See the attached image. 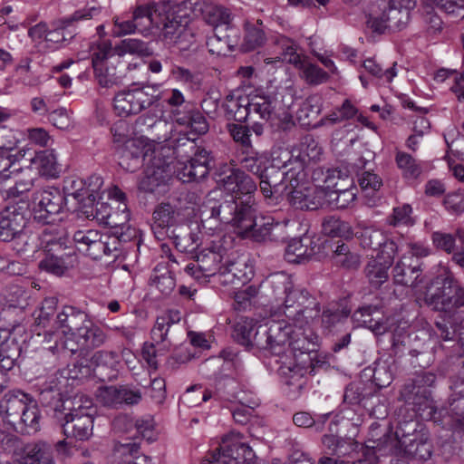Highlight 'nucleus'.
<instances>
[{"label":"nucleus","mask_w":464,"mask_h":464,"mask_svg":"<svg viewBox=\"0 0 464 464\" xmlns=\"http://www.w3.org/2000/svg\"><path fill=\"white\" fill-rule=\"evenodd\" d=\"M424 300L440 314L435 323L440 337L445 341L453 340L459 326V309L464 307V286L446 269L430 281Z\"/></svg>","instance_id":"1"},{"label":"nucleus","mask_w":464,"mask_h":464,"mask_svg":"<svg viewBox=\"0 0 464 464\" xmlns=\"http://www.w3.org/2000/svg\"><path fill=\"white\" fill-rule=\"evenodd\" d=\"M266 296L282 300V311L287 321L307 325L318 314L317 298L304 287H295L291 276L284 272L267 276L261 284Z\"/></svg>","instance_id":"2"},{"label":"nucleus","mask_w":464,"mask_h":464,"mask_svg":"<svg viewBox=\"0 0 464 464\" xmlns=\"http://www.w3.org/2000/svg\"><path fill=\"white\" fill-rule=\"evenodd\" d=\"M249 202L226 197L221 189H213L204 201L202 226L208 230L217 229L222 224H230L238 230L249 228L252 226Z\"/></svg>","instance_id":"3"},{"label":"nucleus","mask_w":464,"mask_h":464,"mask_svg":"<svg viewBox=\"0 0 464 464\" xmlns=\"http://www.w3.org/2000/svg\"><path fill=\"white\" fill-rule=\"evenodd\" d=\"M58 188L54 186L45 187L41 192L34 219L44 225H51L42 232V247L44 256L38 264L41 271L58 276V233L56 221L58 220Z\"/></svg>","instance_id":"4"},{"label":"nucleus","mask_w":464,"mask_h":464,"mask_svg":"<svg viewBox=\"0 0 464 464\" xmlns=\"http://www.w3.org/2000/svg\"><path fill=\"white\" fill-rule=\"evenodd\" d=\"M435 381L436 376L432 372H419L403 385L400 395L405 403L412 406V410L422 420H433L435 422L440 421L442 425L450 427V424L447 422H451L449 417L450 407H449L441 419L442 411H438L429 389L434 384ZM459 393L461 394L460 399H450V406H451V403L456 405L459 401H464V390L459 391Z\"/></svg>","instance_id":"5"},{"label":"nucleus","mask_w":464,"mask_h":464,"mask_svg":"<svg viewBox=\"0 0 464 464\" xmlns=\"http://www.w3.org/2000/svg\"><path fill=\"white\" fill-rule=\"evenodd\" d=\"M320 302L318 303V314L314 320L307 325H297L294 322H289L295 330H292L289 343L286 352L293 356V362L285 359L281 361L279 372L284 375L300 377L308 371L314 369V359L317 346L318 336L314 333L313 326L319 322Z\"/></svg>","instance_id":"6"},{"label":"nucleus","mask_w":464,"mask_h":464,"mask_svg":"<svg viewBox=\"0 0 464 464\" xmlns=\"http://www.w3.org/2000/svg\"><path fill=\"white\" fill-rule=\"evenodd\" d=\"M15 308H7L3 310L0 317L1 338L0 343V370L8 372L14 368L17 359L21 353V346L17 340V335H22L25 332L24 326L14 320L7 323V319L11 317Z\"/></svg>","instance_id":"7"},{"label":"nucleus","mask_w":464,"mask_h":464,"mask_svg":"<svg viewBox=\"0 0 464 464\" xmlns=\"http://www.w3.org/2000/svg\"><path fill=\"white\" fill-rule=\"evenodd\" d=\"M160 100L157 89L151 85H132L131 88L119 92L113 99L115 111L120 116L138 114L151 107Z\"/></svg>","instance_id":"8"},{"label":"nucleus","mask_w":464,"mask_h":464,"mask_svg":"<svg viewBox=\"0 0 464 464\" xmlns=\"http://www.w3.org/2000/svg\"><path fill=\"white\" fill-rule=\"evenodd\" d=\"M102 179L99 176H91L87 181L76 177L64 178L63 182V205L71 212H79L87 198L98 194L102 186Z\"/></svg>","instance_id":"9"},{"label":"nucleus","mask_w":464,"mask_h":464,"mask_svg":"<svg viewBox=\"0 0 464 464\" xmlns=\"http://www.w3.org/2000/svg\"><path fill=\"white\" fill-rule=\"evenodd\" d=\"M254 457L252 449L237 436L226 435L201 464H250Z\"/></svg>","instance_id":"10"},{"label":"nucleus","mask_w":464,"mask_h":464,"mask_svg":"<svg viewBox=\"0 0 464 464\" xmlns=\"http://www.w3.org/2000/svg\"><path fill=\"white\" fill-rule=\"evenodd\" d=\"M26 219L14 208H6L0 212V240L14 241V250L18 254L27 250L30 236L24 231Z\"/></svg>","instance_id":"11"},{"label":"nucleus","mask_w":464,"mask_h":464,"mask_svg":"<svg viewBox=\"0 0 464 464\" xmlns=\"http://www.w3.org/2000/svg\"><path fill=\"white\" fill-rule=\"evenodd\" d=\"M147 157L143 177L139 182V188L144 192L152 193L159 187L168 182L171 177V169L162 147L159 150L149 153Z\"/></svg>","instance_id":"12"},{"label":"nucleus","mask_w":464,"mask_h":464,"mask_svg":"<svg viewBox=\"0 0 464 464\" xmlns=\"http://www.w3.org/2000/svg\"><path fill=\"white\" fill-rule=\"evenodd\" d=\"M252 226L249 228L239 229V234L251 237L256 242H279L287 237L286 226L275 221L272 217H262L256 219L255 208L252 207Z\"/></svg>","instance_id":"13"},{"label":"nucleus","mask_w":464,"mask_h":464,"mask_svg":"<svg viewBox=\"0 0 464 464\" xmlns=\"http://www.w3.org/2000/svg\"><path fill=\"white\" fill-rule=\"evenodd\" d=\"M218 183L224 189L231 193L234 199L248 201L252 208L254 205L253 196L256 191V184L254 179L240 169H230L228 173L220 175Z\"/></svg>","instance_id":"14"},{"label":"nucleus","mask_w":464,"mask_h":464,"mask_svg":"<svg viewBox=\"0 0 464 464\" xmlns=\"http://www.w3.org/2000/svg\"><path fill=\"white\" fill-rule=\"evenodd\" d=\"M226 249L221 246L205 248L196 256L195 263H189L185 272L196 279L216 276L222 266Z\"/></svg>","instance_id":"15"},{"label":"nucleus","mask_w":464,"mask_h":464,"mask_svg":"<svg viewBox=\"0 0 464 464\" xmlns=\"http://www.w3.org/2000/svg\"><path fill=\"white\" fill-rule=\"evenodd\" d=\"M160 147L144 143L141 140H128L124 141L119 151V165L129 172H135L146 165L149 153L159 150Z\"/></svg>","instance_id":"16"},{"label":"nucleus","mask_w":464,"mask_h":464,"mask_svg":"<svg viewBox=\"0 0 464 464\" xmlns=\"http://www.w3.org/2000/svg\"><path fill=\"white\" fill-rule=\"evenodd\" d=\"M290 188L292 189L285 196L296 209L315 210L325 205L326 192L322 188L299 185V180L294 181Z\"/></svg>","instance_id":"17"},{"label":"nucleus","mask_w":464,"mask_h":464,"mask_svg":"<svg viewBox=\"0 0 464 464\" xmlns=\"http://www.w3.org/2000/svg\"><path fill=\"white\" fill-rule=\"evenodd\" d=\"M285 162L283 168L274 166L266 167L263 171L264 179H267L276 192V198L286 195L288 187L294 186V181L299 180L302 176V163L297 162L296 166L285 168Z\"/></svg>","instance_id":"18"},{"label":"nucleus","mask_w":464,"mask_h":464,"mask_svg":"<svg viewBox=\"0 0 464 464\" xmlns=\"http://www.w3.org/2000/svg\"><path fill=\"white\" fill-rule=\"evenodd\" d=\"M399 436L400 431L397 430L395 434L387 432L379 439H369L363 451V459H359L356 461H362V464H375L378 461V453L381 456L397 454L400 450Z\"/></svg>","instance_id":"19"},{"label":"nucleus","mask_w":464,"mask_h":464,"mask_svg":"<svg viewBox=\"0 0 464 464\" xmlns=\"http://www.w3.org/2000/svg\"><path fill=\"white\" fill-rule=\"evenodd\" d=\"M60 238L68 246H72L73 249L76 247L80 251L92 250V254H99L101 252L106 253L107 250L106 242L102 240V236L94 229L75 231L72 238H70L69 233L65 231Z\"/></svg>","instance_id":"20"},{"label":"nucleus","mask_w":464,"mask_h":464,"mask_svg":"<svg viewBox=\"0 0 464 464\" xmlns=\"http://www.w3.org/2000/svg\"><path fill=\"white\" fill-rule=\"evenodd\" d=\"M107 335L104 331L98 325L87 320L81 335L77 337V341L70 340L67 343L69 346V353L76 354L77 353H85L89 350L98 348L105 343Z\"/></svg>","instance_id":"21"},{"label":"nucleus","mask_w":464,"mask_h":464,"mask_svg":"<svg viewBox=\"0 0 464 464\" xmlns=\"http://www.w3.org/2000/svg\"><path fill=\"white\" fill-rule=\"evenodd\" d=\"M28 402H32L31 395L20 390L8 392L0 400V417L13 427Z\"/></svg>","instance_id":"22"},{"label":"nucleus","mask_w":464,"mask_h":464,"mask_svg":"<svg viewBox=\"0 0 464 464\" xmlns=\"http://www.w3.org/2000/svg\"><path fill=\"white\" fill-rule=\"evenodd\" d=\"M181 207L174 202H161L153 211L151 229L159 240H163L171 227L176 224V216L180 214Z\"/></svg>","instance_id":"23"},{"label":"nucleus","mask_w":464,"mask_h":464,"mask_svg":"<svg viewBox=\"0 0 464 464\" xmlns=\"http://www.w3.org/2000/svg\"><path fill=\"white\" fill-rule=\"evenodd\" d=\"M392 277L397 285L415 288L423 283L421 264L411 257H402L393 267Z\"/></svg>","instance_id":"24"},{"label":"nucleus","mask_w":464,"mask_h":464,"mask_svg":"<svg viewBox=\"0 0 464 464\" xmlns=\"http://www.w3.org/2000/svg\"><path fill=\"white\" fill-rule=\"evenodd\" d=\"M94 376L102 382H110L118 377L120 360L115 352L98 351L91 358Z\"/></svg>","instance_id":"25"},{"label":"nucleus","mask_w":464,"mask_h":464,"mask_svg":"<svg viewBox=\"0 0 464 464\" xmlns=\"http://www.w3.org/2000/svg\"><path fill=\"white\" fill-rule=\"evenodd\" d=\"M134 126L137 133L147 135L150 140L158 142V144L166 141L169 138L168 122L159 119L155 113H146L140 116Z\"/></svg>","instance_id":"26"},{"label":"nucleus","mask_w":464,"mask_h":464,"mask_svg":"<svg viewBox=\"0 0 464 464\" xmlns=\"http://www.w3.org/2000/svg\"><path fill=\"white\" fill-rule=\"evenodd\" d=\"M163 39L169 44H181L189 42L192 34L186 24H182L174 14L171 15L162 11V18L160 20V29Z\"/></svg>","instance_id":"27"},{"label":"nucleus","mask_w":464,"mask_h":464,"mask_svg":"<svg viewBox=\"0 0 464 464\" xmlns=\"http://www.w3.org/2000/svg\"><path fill=\"white\" fill-rule=\"evenodd\" d=\"M172 264H179L175 257L170 256L168 261L160 262L152 270L150 277V285L154 286L160 293L169 295L176 286Z\"/></svg>","instance_id":"28"},{"label":"nucleus","mask_w":464,"mask_h":464,"mask_svg":"<svg viewBox=\"0 0 464 464\" xmlns=\"http://www.w3.org/2000/svg\"><path fill=\"white\" fill-rule=\"evenodd\" d=\"M288 325L282 322H272L268 326V338L270 341V353L279 356L281 361L288 359L286 350L289 343L292 324L288 322Z\"/></svg>","instance_id":"29"},{"label":"nucleus","mask_w":464,"mask_h":464,"mask_svg":"<svg viewBox=\"0 0 464 464\" xmlns=\"http://www.w3.org/2000/svg\"><path fill=\"white\" fill-rule=\"evenodd\" d=\"M171 113L179 125L186 126L198 135L207 133L209 129L205 116L191 105L187 104L182 109H174Z\"/></svg>","instance_id":"30"},{"label":"nucleus","mask_w":464,"mask_h":464,"mask_svg":"<svg viewBox=\"0 0 464 464\" xmlns=\"http://www.w3.org/2000/svg\"><path fill=\"white\" fill-rule=\"evenodd\" d=\"M399 441V445L404 446V453L413 459L426 461L432 455V444L423 433H413L412 439L401 433Z\"/></svg>","instance_id":"31"},{"label":"nucleus","mask_w":464,"mask_h":464,"mask_svg":"<svg viewBox=\"0 0 464 464\" xmlns=\"http://www.w3.org/2000/svg\"><path fill=\"white\" fill-rule=\"evenodd\" d=\"M63 424L65 438H72L76 441L84 440L92 435V418L88 415L67 413Z\"/></svg>","instance_id":"32"},{"label":"nucleus","mask_w":464,"mask_h":464,"mask_svg":"<svg viewBox=\"0 0 464 464\" xmlns=\"http://www.w3.org/2000/svg\"><path fill=\"white\" fill-rule=\"evenodd\" d=\"M350 310L341 307L336 304H329L320 308V324L325 334H333L339 331L348 320Z\"/></svg>","instance_id":"33"},{"label":"nucleus","mask_w":464,"mask_h":464,"mask_svg":"<svg viewBox=\"0 0 464 464\" xmlns=\"http://www.w3.org/2000/svg\"><path fill=\"white\" fill-rule=\"evenodd\" d=\"M162 11L151 5L138 6L133 13L136 29L144 35L155 34L160 29Z\"/></svg>","instance_id":"34"},{"label":"nucleus","mask_w":464,"mask_h":464,"mask_svg":"<svg viewBox=\"0 0 464 464\" xmlns=\"http://www.w3.org/2000/svg\"><path fill=\"white\" fill-rule=\"evenodd\" d=\"M239 44L238 30L236 27L217 30L207 41L209 52L217 55H227Z\"/></svg>","instance_id":"35"},{"label":"nucleus","mask_w":464,"mask_h":464,"mask_svg":"<svg viewBox=\"0 0 464 464\" xmlns=\"http://www.w3.org/2000/svg\"><path fill=\"white\" fill-rule=\"evenodd\" d=\"M115 57V53L110 43L101 44L92 54V66L101 84L107 86L112 82L111 76L114 75L108 67L109 60Z\"/></svg>","instance_id":"36"},{"label":"nucleus","mask_w":464,"mask_h":464,"mask_svg":"<svg viewBox=\"0 0 464 464\" xmlns=\"http://www.w3.org/2000/svg\"><path fill=\"white\" fill-rule=\"evenodd\" d=\"M323 100L318 95L307 97L296 112L299 124L305 128H317L322 126L318 117L322 111Z\"/></svg>","instance_id":"37"},{"label":"nucleus","mask_w":464,"mask_h":464,"mask_svg":"<svg viewBox=\"0 0 464 464\" xmlns=\"http://www.w3.org/2000/svg\"><path fill=\"white\" fill-rule=\"evenodd\" d=\"M200 11L203 20L213 26L215 31L234 27L232 25L233 15L231 12L222 5L202 4Z\"/></svg>","instance_id":"38"},{"label":"nucleus","mask_w":464,"mask_h":464,"mask_svg":"<svg viewBox=\"0 0 464 464\" xmlns=\"http://www.w3.org/2000/svg\"><path fill=\"white\" fill-rule=\"evenodd\" d=\"M322 152V149L318 146L317 142L312 136H304L300 143V149L297 155L292 154V157L288 160L285 168L289 166H296L297 162L302 163V176H304V170L307 160H315L319 159Z\"/></svg>","instance_id":"39"},{"label":"nucleus","mask_w":464,"mask_h":464,"mask_svg":"<svg viewBox=\"0 0 464 464\" xmlns=\"http://www.w3.org/2000/svg\"><path fill=\"white\" fill-rule=\"evenodd\" d=\"M180 319V313L178 310H170L158 316L151 329L152 340L158 344L167 342L169 340L168 335L171 333L172 326L178 324Z\"/></svg>","instance_id":"40"},{"label":"nucleus","mask_w":464,"mask_h":464,"mask_svg":"<svg viewBox=\"0 0 464 464\" xmlns=\"http://www.w3.org/2000/svg\"><path fill=\"white\" fill-rule=\"evenodd\" d=\"M100 198L99 193L92 198H87V202H83L81 212L86 218L96 220L99 224L105 226L112 209L108 203L96 201Z\"/></svg>","instance_id":"41"},{"label":"nucleus","mask_w":464,"mask_h":464,"mask_svg":"<svg viewBox=\"0 0 464 464\" xmlns=\"http://www.w3.org/2000/svg\"><path fill=\"white\" fill-rule=\"evenodd\" d=\"M248 105V97L228 95L222 104V108L227 120L242 122L249 117Z\"/></svg>","instance_id":"42"},{"label":"nucleus","mask_w":464,"mask_h":464,"mask_svg":"<svg viewBox=\"0 0 464 464\" xmlns=\"http://www.w3.org/2000/svg\"><path fill=\"white\" fill-rule=\"evenodd\" d=\"M323 444L330 450V454L337 459L352 456L359 445L352 439H343L335 435H324L323 437Z\"/></svg>","instance_id":"43"},{"label":"nucleus","mask_w":464,"mask_h":464,"mask_svg":"<svg viewBox=\"0 0 464 464\" xmlns=\"http://www.w3.org/2000/svg\"><path fill=\"white\" fill-rule=\"evenodd\" d=\"M40 413L35 403L28 402L22 414H20L19 421H15L13 428L21 433H35L39 430Z\"/></svg>","instance_id":"44"},{"label":"nucleus","mask_w":464,"mask_h":464,"mask_svg":"<svg viewBox=\"0 0 464 464\" xmlns=\"http://www.w3.org/2000/svg\"><path fill=\"white\" fill-rule=\"evenodd\" d=\"M77 442L72 438H65L63 441H60V460L66 464H93L91 460H86L83 463L80 462L82 458L89 456V451L81 449Z\"/></svg>","instance_id":"45"},{"label":"nucleus","mask_w":464,"mask_h":464,"mask_svg":"<svg viewBox=\"0 0 464 464\" xmlns=\"http://www.w3.org/2000/svg\"><path fill=\"white\" fill-rule=\"evenodd\" d=\"M58 371H55L39 386L38 401L44 407L58 411Z\"/></svg>","instance_id":"46"},{"label":"nucleus","mask_w":464,"mask_h":464,"mask_svg":"<svg viewBox=\"0 0 464 464\" xmlns=\"http://www.w3.org/2000/svg\"><path fill=\"white\" fill-rule=\"evenodd\" d=\"M24 459L27 464H55L50 446L42 441L27 444L24 447Z\"/></svg>","instance_id":"47"},{"label":"nucleus","mask_w":464,"mask_h":464,"mask_svg":"<svg viewBox=\"0 0 464 464\" xmlns=\"http://www.w3.org/2000/svg\"><path fill=\"white\" fill-rule=\"evenodd\" d=\"M41 176L46 178L58 177V162L54 150H44L37 152L33 160Z\"/></svg>","instance_id":"48"},{"label":"nucleus","mask_w":464,"mask_h":464,"mask_svg":"<svg viewBox=\"0 0 464 464\" xmlns=\"http://www.w3.org/2000/svg\"><path fill=\"white\" fill-rule=\"evenodd\" d=\"M75 355L77 356L63 370V375L67 379L80 381L89 377L92 372L85 356L86 353H77Z\"/></svg>","instance_id":"49"},{"label":"nucleus","mask_w":464,"mask_h":464,"mask_svg":"<svg viewBox=\"0 0 464 464\" xmlns=\"http://www.w3.org/2000/svg\"><path fill=\"white\" fill-rule=\"evenodd\" d=\"M358 182L366 198V204L369 207L375 206L379 198H375L373 195L382 186V179L373 172L363 171L359 175Z\"/></svg>","instance_id":"50"},{"label":"nucleus","mask_w":464,"mask_h":464,"mask_svg":"<svg viewBox=\"0 0 464 464\" xmlns=\"http://www.w3.org/2000/svg\"><path fill=\"white\" fill-rule=\"evenodd\" d=\"M129 221L130 212L127 206L119 204V206L113 208L105 227L114 229L113 234L120 239L126 240L123 230L125 228L130 229Z\"/></svg>","instance_id":"51"},{"label":"nucleus","mask_w":464,"mask_h":464,"mask_svg":"<svg viewBox=\"0 0 464 464\" xmlns=\"http://www.w3.org/2000/svg\"><path fill=\"white\" fill-rule=\"evenodd\" d=\"M273 43L280 54V59L295 66L301 64V56L297 53L298 44L293 39L278 35L274 38Z\"/></svg>","instance_id":"52"},{"label":"nucleus","mask_w":464,"mask_h":464,"mask_svg":"<svg viewBox=\"0 0 464 464\" xmlns=\"http://www.w3.org/2000/svg\"><path fill=\"white\" fill-rule=\"evenodd\" d=\"M332 258L336 266L347 270H356L361 265L360 255L351 251L350 247L344 243L335 246L333 250Z\"/></svg>","instance_id":"53"},{"label":"nucleus","mask_w":464,"mask_h":464,"mask_svg":"<svg viewBox=\"0 0 464 464\" xmlns=\"http://www.w3.org/2000/svg\"><path fill=\"white\" fill-rule=\"evenodd\" d=\"M395 162L406 179H417L422 173L421 165L407 152L397 151Z\"/></svg>","instance_id":"54"},{"label":"nucleus","mask_w":464,"mask_h":464,"mask_svg":"<svg viewBox=\"0 0 464 464\" xmlns=\"http://www.w3.org/2000/svg\"><path fill=\"white\" fill-rule=\"evenodd\" d=\"M390 266L379 260H370L365 268L364 274L369 284L375 288L380 287L389 278L388 269Z\"/></svg>","instance_id":"55"},{"label":"nucleus","mask_w":464,"mask_h":464,"mask_svg":"<svg viewBox=\"0 0 464 464\" xmlns=\"http://www.w3.org/2000/svg\"><path fill=\"white\" fill-rule=\"evenodd\" d=\"M321 174L324 175V187L321 188H324L325 192L336 189V188H340L343 185L350 186L352 184L349 170L346 169H328L325 173L321 172Z\"/></svg>","instance_id":"56"},{"label":"nucleus","mask_w":464,"mask_h":464,"mask_svg":"<svg viewBox=\"0 0 464 464\" xmlns=\"http://www.w3.org/2000/svg\"><path fill=\"white\" fill-rule=\"evenodd\" d=\"M343 185L336 189L326 192L325 204L333 205L336 208H345L356 198L353 188Z\"/></svg>","instance_id":"57"},{"label":"nucleus","mask_w":464,"mask_h":464,"mask_svg":"<svg viewBox=\"0 0 464 464\" xmlns=\"http://www.w3.org/2000/svg\"><path fill=\"white\" fill-rule=\"evenodd\" d=\"M360 245L364 249L377 250L383 242H385L386 235L380 229L373 227H364L360 232L355 233Z\"/></svg>","instance_id":"58"},{"label":"nucleus","mask_w":464,"mask_h":464,"mask_svg":"<svg viewBox=\"0 0 464 464\" xmlns=\"http://www.w3.org/2000/svg\"><path fill=\"white\" fill-rule=\"evenodd\" d=\"M266 42L264 30L255 24H246L244 41L240 45L243 52H251L262 46Z\"/></svg>","instance_id":"59"},{"label":"nucleus","mask_w":464,"mask_h":464,"mask_svg":"<svg viewBox=\"0 0 464 464\" xmlns=\"http://www.w3.org/2000/svg\"><path fill=\"white\" fill-rule=\"evenodd\" d=\"M311 256L312 249H309L301 238L293 239L285 251V259L289 263H301Z\"/></svg>","instance_id":"60"},{"label":"nucleus","mask_w":464,"mask_h":464,"mask_svg":"<svg viewBox=\"0 0 464 464\" xmlns=\"http://www.w3.org/2000/svg\"><path fill=\"white\" fill-rule=\"evenodd\" d=\"M15 147V142H9V145L4 146L0 153V180H5L14 173H18L21 168L15 167L14 156L10 152Z\"/></svg>","instance_id":"61"},{"label":"nucleus","mask_w":464,"mask_h":464,"mask_svg":"<svg viewBox=\"0 0 464 464\" xmlns=\"http://www.w3.org/2000/svg\"><path fill=\"white\" fill-rule=\"evenodd\" d=\"M100 13V10L96 7H89V8H83L81 10H77L74 12V14L68 19L63 20L62 23H60V29L63 30V41H69L73 38L75 35V30H66L68 27L71 26V24L72 22L83 20V19H90L93 17L94 15L98 14Z\"/></svg>","instance_id":"62"},{"label":"nucleus","mask_w":464,"mask_h":464,"mask_svg":"<svg viewBox=\"0 0 464 464\" xmlns=\"http://www.w3.org/2000/svg\"><path fill=\"white\" fill-rule=\"evenodd\" d=\"M87 314L74 306L64 305L60 311V333L64 328L78 325L79 323L86 322Z\"/></svg>","instance_id":"63"},{"label":"nucleus","mask_w":464,"mask_h":464,"mask_svg":"<svg viewBox=\"0 0 464 464\" xmlns=\"http://www.w3.org/2000/svg\"><path fill=\"white\" fill-rule=\"evenodd\" d=\"M57 304L58 299L56 297H47L43 301L42 306L39 310V314L35 318V321L38 324V325H43L44 327H45L46 325L49 324L51 320H53L54 322L57 321Z\"/></svg>","instance_id":"64"}]
</instances>
